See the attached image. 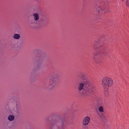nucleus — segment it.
I'll return each mask as SVG.
<instances>
[{"label":"nucleus","mask_w":129,"mask_h":129,"mask_svg":"<svg viewBox=\"0 0 129 129\" xmlns=\"http://www.w3.org/2000/svg\"><path fill=\"white\" fill-rule=\"evenodd\" d=\"M14 118V116L11 115H10L8 117V120L10 121L13 120Z\"/></svg>","instance_id":"nucleus-11"},{"label":"nucleus","mask_w":129,"mask_h":129,"mask_svg":"<svg viewBox=\"0 0 129 129\" xmlns=\"http://www.w3.org/2000/svg\"><path fill=\"white\" fill-rule=\"evenodd\" d=\"M108 94V93L107 91H106L105 93V95L106 96H107Z\"/></svg>","instance_id":"nucleus-13"},{"label":"nucleus","mask_w":129,"mask_h":129,"mask_svg":"<svg viewBox=\"0 0 129 129\" xmlns=\"http://www.w3.org/2000/svg\"><path fill=\"white\" fill-rule=\"evenodd\" d=\"M96 11L100 14L108 12L109 11L108 7L105 6L103 3H98L96 7Z\"/></svg>","instance_id":"nucleus-2"},{"label":"nucleus","mask_w":129,"mask_h":129,"mask_svg":"<svg viewBox=\"0 0 129 129\" xmlns=\"http://www.w3.org/2000/svg\"><path fill=\"white\" fill-rule=\"evenodd\" d=\"M105 49H103L102 51L101 50L99 52H96L94 54V56H94V59L96 60H97V58L96 57V56H98L99 57L102 56V54L101 53L103 52H104L105 51Z\"/></svg>","instance_id":"nucleus-6"},{"label":"nucleus","mask_w":129,"mask_h":129,"mask_svg":"<svg viewBox=\"0 0 129 129\" xmlns=\"http://www.w3.org/2000/svg\"><path fill=\"white\" fill-rule=\"evenodd\" d=\"M126 5L128 7H129V0H126Z\"/></svg>","instance_id":"nucleus-12"},{"label":"nucleus","mask_w":129,"mask_h":129,"mask_svg":"<svg viewBox=\"0 0 129 129\" xmlns=\"http://www.w3.org/2000/svg\"><path fill=\"white\" fill-rule=\"evenodd\" d=\"M90 121V118L88 116H86L82 120V124L84 126L87 125L89 124Z\"/></svg>","instance_id":"nucleus-5"},{"label":"nucleus","mask_w":129,"mask_h":129,"mask_svg":"<svg viewBox=\"0 0 129 129\" xmlns=\"http://www.w3.org/2000/svg\"><path fill=\"white\" fill-rule=\"evenodd\" d=\"M33 19L35 20H38L39 19V15L37 13H34L33 15Z\"/></svg>","instance_id":"nucleus-8"},{"label":"nucleus","mask_w":129,"mask_h":129,"mask_svg":"<svg viewBox=\"0 0 129 129\" xmlns=\"http://www.w3.org/2000/svg\"><path fill=\"white\" fill-rule=\"evenodd\" d=\"M93 48H94V49H96L97 48L96 47V45L95 44H94Z\"/></svg>","instance_id":"nucleus-14"},{"label":"nucleus","mask_w":129,"mask_h":129,"mask_svg":"<svg viewBox=\"0 0 129 129\" xmlns=\"http://www.w3.org/2000/svg\"><path fill=\"white\" fill-rule=\"evenodd\" d=\"M40 23L39 21L38 20H35L34 19L31 21L30 22L31 24L35 26L38 25Z\"/></svg>","instance_id":"nucleus-7"},{"label":"nucleus","mask_w":129,"mask_h":129,"mask_svg":"<svg viewBox=\"0 0 129 129\" xmlns=\"http://www.w3.org/2000/svg\"><path fill=\"white\" fill-rule=\"evenodd\" d=\"M113 83V80L109 78L105 77L102 80V85L104 88H108L111 86Z\"/></svg>","instance_id":"nucleus-3"},{"label":"nucleus","mask_w":129,"mask_h":129,"mask_svg":"<svg viewBox=\"0 0 129 129\" xmlns=\"http://www.w3.org/2000/svg\"><path fill=\"white\" fill-rule=\"evenodd\" d=\"M98 111L100 112H104V107L102 106H100L98 108Z\"/></svg>","instance_id":"nucleus-10"},{"label":"nucleus","mask_w":129,"mask_h":129,"mask_svg":"<svg viewBox=\"0 0 129 129\" xmlns=\"http://www.w3.org/2000/svg\"><path fill=\"white\" fill-rule=\"evenodd\" d=\"M20 37V36L19 34H15L13 35V38L15 39H18Z\"/></svg>","instance_id":"nucleus-9"},{"label":"nucleus","mask_w":129,"mask_h":129,"mask_svg":"<svg viewBox=\"0 0 129 129\" xmlns=\"http://www.w3.org/2000/svg\"><path fill=\"white\" fill-rule=\"evenodd\" d=\"M56 73L53 74L51 76L48 83V87L49 89L54 88L57 85L58 82L57 79L55 77Z\"/></svg>","instance_id":"nucleus-4"},{"label":"nucleus","mask_w":129,"mask_h":129,"mask_svg":"<svg viewBox=\"0 0 129 129\" xmlns=\"http://www.w3.org/2000/svg\"><path fill=\"white\" fill-rule=\"evenodd\" d=\"M80 77L82 81L79 83L78 86V90L81 92L83 96H87L89 95V93L93 91L94 89V86L88 81L86 78L82 75Z\"/></svg>","instance_id":"nucleus-1"},{"label":"nucleus","mask_w":129,"mask_h":129,"mask_svg":"<svg viewBox=\"0 0 129 129\" xmlns=\"http://www.w3.org/2000/svg\"><path fill=\"white\" fill-rule=\"evenodd\" d=\"M98 115L100 116H101L102 115L100 113H98Z\"/></svg>","instance_id":"nucleus-15"}]
</instances>
